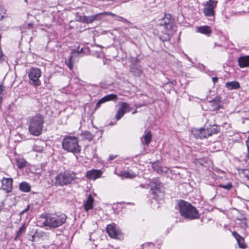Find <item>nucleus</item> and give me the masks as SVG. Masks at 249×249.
<instances>
[{"instance_id": "f257e3e1", "label": "nucleus", "mask_w": 249, "mask_h": 249, "mask_svg": "<svg viewBox=\"0 0 249 249\" xmlns=\"http://www.w3.org/2000/svg\"><path fill=\"white\" fill-rule=\"evenodd\" d=\"M175 18L174 17H163L159 20L158 23V27L159 30L162 31V34H158L159 39L162 42L169 41L170 39L168 31L169 30H175Z\"/></svg>"}, {"instance_id": "f03ea898", "label": "nucleus", "mask_w": 249, "mask_h": 249, "mask_svg": "<svg viewBox=\"0 0 249 249\" xmlns=\"http://www.w3.org/2000/svg\"><path fill=\"white\" fill-rule=\"evenodd\" d=\"M28 126L29 133L35 136H38L42 133L44 123V116L40 113L28 118Z\"/></svg>"}, {"instance_id": "7ed1b4c3", "label": "nucleus", "mask_w": 249, "mask_h": 249, "mask_svg": "<svg viewBox=\"0 0 249 249\" xmlns=\"http://www.w3.org/2000/svg\"><path fill=\"white\" fill-rule=\"evenodd\" d=\"M178 206L180 215L186 219L193 220L199 217L198 211L190 203L180 200Z\"/></svg>"}, {"instance_id": "20e7f679", "label": "nucleus", "mask_w": 249, "mask_h": 249, "mask_svg": "<svg viewBox=\"0 0 249 249\" xmlns=\"http://www.w3.org/2000/svg\"><path fill=\"white\" fill-rule=\"evenodd\" d=\"M43 218L45 219L43 225L46 227L55 228L64 224L67 219V215L62 213L46 214Z\"/></svg>"}, {"instance_id": "39448f33", "label": "nucleus", "mask_w": 249, "mask_h": 249, "mask_svg": "<svg viewBox=\"0 0 249 249\" xmlns=\"http://www.w3.org/2000/svg\"><path fill=\"white\" fill-rule=\"evenodd\" d=\"M62 146L65 151L73 154H78L81 152V146L78 144V138L75 136H65L62 142Z\"/></svg>"}, {"instance_id": "423d86ee", "label": "nucleus", "mask_w": 249, "mask_h": 249, "mask_svg": "<svg viewBox=\"0 0 249 249\" xmlns=\"http://www.w3.org/2000/svg\"><path fill=\"white\" fill-rule=\"evenodd\" d=\"M76 174L71 171H65L55 177L54 185L55 186H64L71 184L77 178Z\"/></svg>"}, {"instance_id": "0eeeda50", "label": "nucleus", "mask_w": 249, "mask_h": 249, "mask_svg": "<svg viewBox=\"0 0 249 249\" xmlns=\"http://www.w3.org/2000/svg\"><path fill=\"white\" fill-rule=\"evenodd\" d=\"M150 193L153 195V198L159 201L164 196V187L159 178H153L150 182Z\"/></svg>"}, {"instance_id": "6e6552de", "label": "nucleus", "mask_w": 249, "mask_h": 249, "mask_svg": "<svg viewBox=\"0 0 249 249\" xmlns=\"http://www.w3.org/2000/svg\"><path fill=\"white\" fill-rule=\"evenodd\" d=\"M28 74L31 84L35 87H38L41 85V82L39 79L41 75L40 69L32 67L30 69Z\"/></svg>"}, {"instance_id": "1a4fd4ad", "label": "nucleus", "mask_w": 249, "mask_h": 249, "mask_svg": "<svg viewBox=\"0 0 249 249\" xmlns=\"http://www.w3.org/2000/svg\"><path fill=\"white\" fill-rule=\"evenodd\" d=\"M208 102L210 111H214L223 108V103L219 95H217L212 100H208Z\"/></svg>"}, {"instance_id": "9d476101", "label": "nucleus", "mask_w": 249, "mask_h": 249, "mask_svg": "<svg viewBox=\"0 0 249 249\" xmlns=\"http://www.w3.org/2000/svg\"><path fill=\"white\" fill-rule=\"evenodd\" d=\"M217 1L214 0H209L204 5L203 12L205 16H214L215 8L216 7Z\"/></svg>"}, {"instance_id": "9b49d317", "label": "nucleus", "mask_w": 249, "mask_h": 249, "mask_svg": "<svg viewBox=\"0 0 249 249\" xmlns=\"http://www.w3.org/2000/svg\"><path fill=\"white\" fill-rule=\"evenodd\" d=\"M106 231L109 236L112 238L120 239L121 237V231L119 229H117L114 223L107 226Z\"/></svg>"}, {"instance_id": "f8f14e48", "label": "nucleus", "mask_w": 249, "mask_h": 249, "mask_svg": "<svg viewBox=\"0 0 249 249\" xmlns=\"http://www.w3.org/2000/svg\"><path fill=\"white\" fill-rule=\"evenodd\" d=\"M130 111V107L129 105L124 102H122L120 104V106L117 110L115 118L117 121L119 120L126 112Z\"/></svg>"}, {"instance_id": "ddd939ff", "label": "nucleus", "mask_w": 249, "mask_h": 249, "mask_svg": "<svg viewBox=\"0 0 249 249\" xmlns=\"http://www.w3.org/2000/svg\"><path fill=\"white\" fill-rule=\"evenodd\" d=\"M13 182L12 178H3L1 180L2 189L6 193H11L13 189Z\"/></svg>"}, {"instance_id": "4468645a", "label": "nucleus", "mask_w": 249, "mask_h": 249, "mask_svg": "<svg viewBox=\"0 0 249 249\" xmlns=\"http://www.w3.org/2000/svg\"><path fill=\"white\" fill-rule=\"evenodd\" d=\"M117 99V95L116 94H110L107 95L102 98L97 102L94 108V110H97L98 108H99L100 107L101 104L107 101L115 100Z\"/></svg>"}, {"instance_id": "2eb2a0df", "label": "nucleus", "mask_w": 249, "mask_h": 249, "mask_svg": "<svg viewBox=\"0 0 249 249\" xmlns=\"http://www.w3.org/2000/svg\"><path fill=\"white\" fill-rule=\"evenodd\" d=\"M130 71L136 77H140L142 73V67L136 63H132L130 67Z\"/></svg>"}, {"instance_id": "dca6fc26", "label": "nucleus", "mask_w": 249, "mask_h": 249, "mask_svg": "<svg viewBox=\"0 0 249 249\" xmlns=\"http://www.w3.org/2000/svg\"><path fill=\"white\" fill-rule=\"evenodd\" d=\"M102 173L100 170L92 169L87 172L86 177L89 179H96L100 177Z\"/></svg>"}, {"instance_id": "f3484780", "label": "nucleus", "mask_w": 249, "mask_h": 249, "mask_svg": "<svg viewBox=\"0 0 249 249\" xmlns=\"http://www.w3.org/2000/svg\"><path fill=\"white\" fill-rule=\"evenodd\" d=\"M94 200L91 195L89 194L87 200L84 202V208L85 211L88 212L89 210L93 208V203Z\"/></svg>"}, {"instance_id": "a211bd4d", "label": "nucleus", "mask_w": 249, "mask_h": 249, "mask_svg": "<svg viewBox=\"0 0 249 249\" xmlns=\"http://www.w3.org/2000/svg\"><path fill=\"white\" fill-rule=\"evenodd\" d=\"M238 62L240 68L249 67V55L240 56L238 58Z\"/></svg>"}, {"instance_id": "6ab92c4d", "label": "nucleus", "mask_w": 249, "mask_h": 249, "mask_svg": "<svg viewBox=\"0 0 249 249\" xmlns=\"http://www.w3.org/2000/svg\"><path fill=\"white\" fill-rule=\"evenodd\" d=\"M152 139V134L150 131H145L144 134L141 138V142L143 144L148 145Z\"/></svg>"}, {"instance_id": "aec40b11", "label": "nucleus", "mask_w": 249, "mask_h": 249, "mask_svg": "<svg viewBox=\"0 0 249 249\" xmlns=\"http://www.w3.org/2000/svg\"><path fill=\"white\" fill-rule=\"evenodd\" d=\"M98 17H76V21L83 23H89L92 22Z\"/></svg>"}, {"instance_id": "412c9836", "label": "nucleus", "mask_w": 249, "mask_h": 249, "mask_svg": "<svg viewBox=\"0 0 249 249\" xmlns=\"http://www.w3.org/2000/svg\"><path fill=\"white\" fill-rule=\"evenodd\" d=\"M225 87L229 90L237 89L240 87L239 83L237 81L227 82Z\"/></svg>"}, {"instance_id": "4be33fe9", "label": "nucleus", "mask_w": 249, "mask_h": 249, "mask_svg": "<svg viewBox=\"0 0 249 249\" xmlns=\"http://www.w3.org/2000/svg\"><path fill=\"white\" fill-rule=\"evenodd\" d=\"M31 185L26 181H22L19 184V190L22 192L28 193L31 191Z\"/></svg>"}, {"instance_id": "5701e85b", "label": "nucleus", "mask_w": 249, "mask_h": 249, "mask_svg": "<svg viewBox=\"0 0 249 249\" xmlns=\"http://www.w3.org/2000/svg\"><path fill=\"white\" fill-rule=\"evenodd\" d=\"M196 31L207 36H209L212 33L210 27L208 26L198 27L197 28Z\"/></svg>"}, {"instance_id": "b1692460", "label": "nucleus", "mask_w": 249, "mask_h": 249, "mask_svg": "<svg viewBox=\"0 0 249 249\" xmlns=\"http://www.w3.org/2000/svg\"><path fill=\"white\" fill-rule=\"evenodd\" d=\"M120 176L123 178H132L135 177L136 176V174L133 171L129 170L121 172Z\"/></svg>"}, {"instance_id": "393cba45", "label": "nucleus", "mask_w": 249, "mask_h": 249, "mask_svg": "<svg viewBox=\"0 0 249 249\" xmlns=\"http://www.w3.org/2000/svg\"><path fill=\"white\" fill-rule=\"evenodd\" d=\"M80 136H82V140H86L90 141L93 139V135L90 132L88 131H85L80 133Z\"/></svg>"}, {"instance_id": "a878e982", "label": "nucleus", "mask_w": 249, "mask_h": 249, "mask_svg": "<svg viewBox=\"0 0 249 249\" xmlns=\"http://www.w3.org/2000/svg\"><path fill=\"white\" fill-rule=\"evenodd\" d=\"M27 225L25 223H23L17 231L16 236L15 240H17L18 237H20L26 231Z\"/></svg>"}, {"instance_id": "bb28decb", "label": "nucleus", "mask_w": 249, "mask_h": 249, "mask_svg": "<svg viewBox=\"0 0 249 249\" xmlns=\"http://www.w3.org/2000/svg\"><path fill=\"white\" fill-rule=\"evenodd\" d=\"M208 133H210V136L213 134H215L220 131V126L217 125H213L210 127H207Z\"/></svg>"}, {"instance_id": "cd10ccee", "label": "nucleus", "mask_w": 249, "mask_h": 249, "mask_svg": "<svg viewBox=\"0 0 249 249\" xmlns=\"http://www.w3.org/2000/svg\"><path fill=\"white\" fill-rule=\"evenodd\" d=\"M160 161L158 160L152 163V167L153 170L157 172L158 174L162 173V169L161 166L159 164Z\"/></svg>"}, {"instance_id": "c85d7f7f", "label": "nucleus", "mask_w": 249, "mask_h": 249, "mask_svg": "<svg viewBox=\"0 0 249 249\" xmlns=\"http://www.w3.org/2000/svg\"><path fill=\"white\" fill-rule=\"evenodd\" d=\"M16 164L19 169H22L26 165L27 161L23 159L17 158L16 159Z\"/></svg>"}, {"instance_id": "c756f323", "label": "nucleus", "mask_w": 249, "mask_h": 249, "mask_svg": "<svg viewBox=\"0 0 249 249\" xmlns=\"http://www.w3.org/2000/svg\"><path fill=\"white\" fill-rule=\"evenodd\" d=\"M237 220L239 221V225L240 227L243 229H246L248 227V224L247 222V218L245 216H243L241 218H237Z\"/></svg>"}, {"instance_id": "7c9ffc66", "label": "nucleus", "mask_w": 249, "mask_h": 249, "mask_svg": "<svg viewBox=\"0 0 249 249\" xmlns=\"http://www.w3.org/2000/svg\"><path fill=\"white\" fill-rule=\"evenodd\" d=\"M217 186L218 187L223 188L227 191H230L233 188V185L231 182H228L226 184H219Z\"/></svg>"}, {"instance_id": "2f4dec72", "label": "nucleus", "mask_w": 249, "mask_h": 249, "mask_svg": "<svg viewBox=\"0 0 249 249\" xmlns=\"http://www.w3.org/2000/svg\"><path fill=\"white\" fill-rule=\"evenodd\" d=\"M192 133L196 139H201V128L200 129L193 128L192 129Z\"/></svg>"}, {"instance_id": "473e14b6", "label": "nucleus", "mask_w": 249, "mask_h": 249, "mask_svg": "<svg viewBox=\"0 0 249 249\" xmlns=\"http://www.w3.org/2000/svg\"><path fill=\"white\" fill-rule=\"evenodd\" d=\"M73 57L72 54H71L68 58L65 59V63L68 67L71 70L73 69V63L72 61V58Z\"/></svg>"}, {"instance_id": "72a5a7b5", "label": "nucleus", "mask_w": 249, "mask_h": 249, "mask_svg": "<svg viewBox=\"0 0 249 249\" xmlns=\"http://www.w3.org/2000/svg\"><path fill=\"white\" fill-rule=\"evenodd\" d=\"M236 241L240 248L246 249L247 248V246L245 244L244 238L242 236Z\"/></svg>"}, {"instance_id": "f704fd0d", "label": "nucleus", "mask_w": 249, "mask_h": 249, "mask_svg": "<svg viewBox=\"0 0 249 249\" xmlns=\"http://www.w3.org/2000/svg\"><path fill=\"white\" fill-rule=\"evenodd\" d=\"M240 173H242L245 178H246L248 180H249V170L247 169H238Z\"/></svg>"}, {"instance_id": "c9c22d12", "label": "nucleus", "mask_w": 249, "mask_h": 249, "mask_svg": "<svg viewBox=\"0 0 249 249\" xmlns=\"http://www.w3.org/2000/svg\"><path fill=\"white\" fill-rule=\"evenodd\" d=\"M208 132V131L207 128H201V139H203L210 136V133H209Z\"/></svg>"}, {"instance_id": "e433bc0d", "label": "nucleus", "mask_w": 249, "mask_h": 249, "mask_svg": "<svg viewBox=\"0 0 249 249\" xmlns=\"http://www.w3.org/2000/svg\"><path fill=\"white\" fill-rule=\"evenodd\" d=\"M246 145H247V149H248V153L246 155V159H245V161H247V160L249 159V137H248L247 140L246 141Z\"/></svg>"}, {"instance_id": "4c0bfd02", "label": "nucleus", "mask_w": 249, "mask_h": 249, "mask_svg": "<svg viewBox=\"0 0 249 249\" xmlns=\"http://www.w3.org/2000/svg\"><path fill=\"white\" fill-rule=\"evenodd\" d=\"M30 207H31L30 205L28 204V205H27V206H26V208L25 209H24L23 210H22V211H21L19 213V215H20V220L21 218V215H23L25 213H26L30 209Z\"/></svg>"}, {"instance_id": "58836bf2", "label": "nucleus", "mask_w": 249, "mask_h": 249, "mask_svg": "<svg viewBox=\"0 0 249 249\" xmlns=\"http://www.w3.org/2000/svg\"><path fill=\"white\" fill-rule=\"evenodd\" d=\"M6 14V10L3 6L0 5V16H3Z\"/></svg>"}, {"instance_id": "ea45409f", "label": "nucleus", "mask_w": 249, "mask_h": 249, "mask_svg": "<svg viewBox=\"0 0 249 249\" xmlns=\"http://www.w3.org/2000/svg\"><path fill=\"white\" fill-rule=\"evenodd\" d=\"M232 236L235 238L237 240L238 239L241 238L242 237L240 234H239L236 231H234L231 232Z\"/></svg>"}, {"instance_id": "a19ab883", "label": "nucleus", "mask_w": 249, "mask_h": 249, "mask_svg": "<svg viewBox=\"0 0 249 249\" xmlns=\"http://www.w3.org/2000/svg\"><path fill=\"white\" fill-rule=\"evenodd\" d=\"M4 61V55L1 50H0V63H2Z\"/></svg>"}, {"instance_id": "79ce46f5", "label": "nucleus", "mask_w": 249, "mask_h": 249, "mask_svg": "<svg viewBox=\"0 0 249 249\" xmlns=\"http://www.w3.org/2000/svg\"><path fill=\"white\" fill-rule=\"evenodd\" d=\"M5 87L4 86H3L2 84L0 85V95L5 90Z\"/></svg>"}, {"instance_id": "37998d69", "label": "nucleus", "mask_w": 249, "mask_h": 249, "mask_svg": "<svg viewBox=\"0 0 249 249\" xmlns=\"http://www.w3.org/2000/svg\"><path fill=\"white\" fill-rule=\"evenodd\" d=\"M212 80L214 84L218 82V78L217 77H213L212 78Z\"/></svg>"}, {"instance_id": "c03bdc74", "label": "nucleus", "mask_w": 249, "mask_h": 249, "mask_svg": "<svg viewBox=\"0 0 249 249\" xmlns=\"http://www.w3.org/2000/svg\"><path fill=\"white\" fill-rule=\"evenodd\" d=\"M34 23H35L34 22H30L28 23L27 24V26H28V28H32Z\"/></svg>"}, {"instance_id": "a18cd8bd", "label": "nucleus", "mask_w": 249, "mask_h": 249, "mask_svg": "<svg viewBox=\"0 0 249 249\" xmlns=\"http://www.w3.org/2000/svg\"><path fill=\"white\" fill-rule=\"evenodd\" d=\"M117 155H110L109 157V160H113L114 159H115L116 157H117Z\"/></svg>"}, {"instance_id": "49530a36", "label": "nucleus", "mask_w": 249, "mask_h": 249, "mask_svg": "<svg viewBox=\"0 0 249 249\" xmlns=\"http://www.w3.org/2000/svg\"><path fill=\"white\" fill-rule=\"evenodd\" d=\"M120 18V19H119V20H121V21H124V22H127V23H129V22H128L127 20H126L124 18L122 17H119Z\"/></svg>"}, {"instance_id": "de8ad7c7", "label": "nucleus", "mask_w": 249, "mask_h": 249, "mask_svg": "<svg viewBox=\"0 0 249 249\" xmlns=\"http://www.w3.org/2000/svg\"><path fill=\"white\" fill-rule=\"evenodd\" d=\"M139 62L140 60L138 58H135L132 62V63H136V64H139L138 63H139Z\"/></svg>"}, {"instance_id": "09e8293b", "label": "nucleus", "mask_w": 249, "mask_h": 249, "mask_svg": "<svg viewBox=\"0 0 249 249\" xmlns=\"http://www.w3.org/2000/svg\"><path fill=\"white\" fill-rule=\"evenodd\" d=\"M83 48H81L80 50H79V48H77V50L76 51V52L78 53H82L83 52Z\"/></svg>"}, {"instance_id": "8fccbe9b", "label": "nucleus", "mask_w": 249, "mask_h": 249, "mask_svg": "<svg viewBox=\"0 0 249 249\" xmlns=\"http://www.w3.org/2000/svg\"><path fill=\"white\" fill-rule=\"evenodd\" d=\"M1 204L0 205V212L1 211L4 205L3 203L2 202H1Z\"/></svg>"}, {"instance_id": "3c124183", "label": "nucleus", "mask_w": 249, "mask_h": 249, "mask_svg": "<svg viewBox=\"0 0 249 249\" xmlns=\"http://www.w3.org/2000/svg\"><path fill=\"white\" fill-rule=\"evenodd\" d=\"M38 193H36V192H32L31 193V195H34V194H38Z\"/></svg>"}, {"instance_id": "603ef678", "label": "nucleus", "mask_w": 249, "mask_h": 249, "mask_svg": "<svg viewBox=\"0 0 249 249\" xmlns=\"http://www.w3.org/2000/svg\"><path fill=\"white\" fill-rule=\"evenodd\" d=\"M102 14H95L94 16H101Z\"/></svg>"}, {"instance_id": "864d4df0", "label": "nucleus", "mask_w": 249, "mask_h": 249, "mask_svg": "<svg viewBox=\"0 0 249 249\" xmlns=\"http://www.w3.org/2000/svg\"><path fill=\"white\" fill-rule=\"evenodd\" d=\"M3 18H4V17H0V21H1Z\"/></svg>"}, {"instance_id": "5fc2aeb1", "label": "nucleus", "mask_w": 249, "mask_h": 249, "mask_svg": "<svg viewBox=\"0 0 249 249\" xmlns=\"http://www.w3.org/2000/svg\"><path fill=\"white\" fill-rule=\"evenodd\" d=\"M211 17L212 18V19H211V20H213L214 19V17L212 16V17Z\"/></svg>"}, {"instance_id": "6e6d98bb", "label": "nucleus", "mask_w": 249, "mask_h": 249, "mask_svg": "<svg viewBox=\"0 0 249 249\" xmlns=\"http://www.w3.org/2000/svg\"><path fill=\"white\" fill-rule=\"evenodd\" d=\"M110 16H115V14H110Z\"/></svg>"}, {"instance_id": "4d7b16f0", "label": "nucleus", "mask_w": 249, "mask_h": 249, "mask_svg": "<svg viewBox=\"0 0 249 249\" xmlns=\"http://www.w3.org/2000/svg\"><path fill=\"white\" fill-rule=\"evenodd\" d=\"M214 45H215V46H216L217 45V44L216 43H215Z\"/></svg>"}, {"instance_id": "13d9d810", "label": "nucleus", "mask_w": 249, "mask_h": 249, "mask_svg": "<svg viewBox=\"0 0 249 249\" xmlns=\"http://www.w3.org/2000/svg\"><path fill=\"white\" fill-rule=\"evenodd\" d=\"M74 52V50H72V51L71 52V53H73Z\"/></svg>"}]
</instances>
